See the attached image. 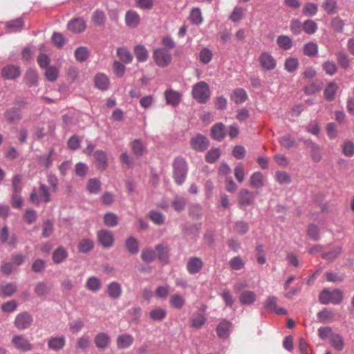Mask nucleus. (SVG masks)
Wrapping results in <instances>:
<instances>
[{
	"label": "nucleus",
	"mask_w": 354,
	"mask_h": 354,
	"mask_svg": "<svg viewBox=\"0 0 354 354\" xmlns=\"http://www.w3.org/2000/svg\"><path fill=\"white\" fill-rule=\"evenodd\" d=\"M173 176L175 183L181 185L186 180L188 171V166L184 158L178 156L174 160Z\"/></svg>",
	"instance_id": "1"
},
{
	"label": "nucleus",
	"mask_w": 354,
	"mask_h": 354,
	"mask_svg": "<svg viewBox=\"0 0 354 354\" xmlns=\"http://www.w3.org/2000/svg\"><path fill=\"white\" fill-rule=\"evenodd\" d=\"M192 97L198 103L205 104L210 98L211 92L207 83L201 81L192 86Z\"/></svg>",
	"instance_id": "2"
},
{
	"label": "nucleus",
	"mask_w": 354,
	"mask_h": 354,
	"mask_svg": "<svg viewBox=\"0 0 354 354\" xmlns=\"http://www.w3.org/2000/svg\"><path fill=\"white\" fill-rule=\"evenodd\" d=\"M319 299L320 303L324 305L339 304L343 299L342 292L338 289L333 290L324 289L319 294Z\"/></svg>",
	"instance_id": "3"
},
{
	"label": "nucleus",
	"mask_w": 354,
	"mask_h": 354,
	"mask_svg": "<svg viewBox=\"0 0 354 354\" xmlns=\"http://www.w3.org/2000/svg\"><path fill=\"white\" fill-rule=\"evenodd\" d=\"M153 59L157 66L165 68L171 64V54L165 48H156L153 51Z\"/></svg>",
	"instance_id": "4"
},
{
	"label": "nucleus",
	"mask_w": 354,
	"mask_h": 354,
	"mask_svg": "<svg viewBox=\"0 0 354 354\" xmlns=\"http://www.w3.org/2000/svg\"><path fill=\"white\" fill-rule=\"evenodd\" d=\"M40 196H38L36 190L34 189L30 194V200L32 203L39 205L41 201L48 203L50 201V195L48 187L44 183H40Z\"/></svg>",
	"instance_id": "5"
},
{
	"label": "nucleus",
	"mask_w": 354,
	"mask_h": 354,
	"mask_svg": "<svg viewBox=\"0 0 354 354\" xmlns=\"http://www.w3.org/2000/svg\"><path fill=\"white\" fill-rule=\"evenodd\" d=\"M260 66L266 71H272L277 67V60L269 52H262L259 57Z\"/></svg>",
	"instance_id": "6"
},
{
	"label": "nucleus",
	"mask_w": 354,
	"mask_h": 354,
	"mask_svg": "<svg viewBox=\"0 0 354 354\" xmlns=\"http://www.w3.org/2000/svg\"><path fill=\"white\" fill-rule=\"evenodd\" d=\"M97 241L104 248H110L113 245L114 236L111 231L101 230L97 234Z\"/></svg>",
	"instance_id": "7"
},
{
	"label": "nucleus",
	"mask_w": 354,
	"mask_h": 354,
	"mask_svg": "<svg viewBox=\"0 0 354 354\" xmlns=\"http://www.w3.org/2000/svg\"><path fill=\"white\" fill-rule=\"evenodd\" d=\"M32 321V317L29 313L23 312L16 316L15 326L19 330H24L30 327Z\"/></svg>",
	"instance_id": "8"
},
{
	"label": "nucleus",
	"mask_w": 354,
	"mask_h": 354,
	"mask_svg": "<svg viewBox=\"0 0 354 354\" xmlns=\"http://www.w3.org/2000/svg\"><path fill=\"white\" fill-rule=\"evenodd\" d=\"M233 328V324L230 321L222 319L216 327V334L221 339H225L229 337Z\"/></svg>",
	"instance_id": "9"
},
{
	"label": "nucleus",
	"mask_w": 354,
	"mask_h": 354,
	"mask_svg": "<svg viewBox=\"0 0 354 354\" xmlns=\"http://www.w3.org/2000/svg\"><path fill=\"white\" fill-rule=\"evenodd\" d=\"M209 144V140L205 136L201 134H198L190 140V145L192 148L197 151H205L207 149Z\"/></svg>",
	"instance_id": "10"
},
{
	"label": "nucleus",
	"mask_w": 354,
	"mask_h": 354,
	"mask_svg": "<svg viewBox=\"0 0 354 354\" xmlns=\"http://www.w3.org/2000/svg\"><path fill=\"white\" fill-rule=\"evenodd\" d=\"M203 266V261L201 258L192 257L187 260L186 268L190 274H196L201 270Z\"/></svg>",
	"instance_id": "11"
},
{
	"label": "nucleus",
	"mask_w": 354,
	"mask_h": 354,
	"mask_svg": "<svg viewBox=\"0 0 354 354\" xmlns=\"http://www.w3.org/2000/svg\"><path fill=\"white\" fill-rule=\"evenodd\" d=\"M12 343L17 349L24 352L30 351L32 349V344L23 335H15L12 337Z\"/></svg>",
	"instance_id": "12"
},
{
	"label": "nucleus",
	"mask_w": 354,
	"mask_h": 354,
	"mask_svg": "<svg viewBox=\"0 0 354 354\" xmlns=\"http://www.w3.org/2000/svg\"><path fill=\"white\" fill-rule=\"evenodd\" d=\"M95 163L97 169L104 171L108 166V159L105 151L97 150L93 153Z\"/></svg>",
	"instance_id": "13"
},
{
	"label": "nucleus",
	"mask_w": 354,
	"mask_h": 354,
	"mask_svg": "<svg viewBox=\"0 0 354 354\" xmlns=\"http://www.w3.org/2000/svg\"><path fill=\"white\" fill-rule=\"evenodd\" d=\"M256 198V195L246 189H241L239 194V203L241 205L247 207L251 205Z\"/></svg>",
	"instance_id": "14"
},
{
	"label": "nucleus",
	"mask_w": 354,
	"mask_h": 354,
	"mask_svg": "<svg viewBox=\"0 0 354 354\" xmlns=\"http://www.w3.org/2000/svg\"><path fill=\"white\" fill-rule=\"evenodd\" d=\"M94 343L99 350L104 351L111 344V337L106 333H100L95 336Z\"/></svg>",
	"instance_id": "15"
},
{
	"label": "nucleus",
	"mask_w": 354,
	"mask_h": 354,
	"mask_svg": "<svg viewBox=\"0 0 354 354\" xmlns=\"http://www.w3.org/2000/svg\"><path fill=\"white\" fill-rule=\"evenodd\" d=\"M86 27V21L81 17L71 20L67 25L68 30L75 33H80L84 31Z\"/></svg>",
	"instance_id": "16"
},
{
	"label": "nucleus",
	"mask_w": 354,
	"mask_h": 354,
	"mask_svg": "<svg viewBox=\"0 0 354 354\" xmlns=\"http://www.w3.org/2000/svg\"><path fill=\"white\" fill-rule=\"evenodd\" d=\"M20 74V68L16 65H8L1 70V75L8 80H15Z\"/></svg>",
	"instance_id": "17"
},
{
	"label": "nucleus",
	"mask_w": 354,
	"mask_h": 354,
	"mask_svg": "<svg viewBox=\"0 0 354 354\" xmlns=\"http://www.w3.org/2000/svg\"><path fill=\"white\" fill-rule=\"evenodd\" d=\"M24 26V21L21 17H19L6 24V29L8 33H15L21 31Z\"/></svg>",
	"instance_id": "18"
},
{
	"label": "nucleus",
	"mask_w": 354,
	"mask_h": 354,
	"mask_svg": "<svg viewBox=\"0 0 354 354\" xmlns=\"http://www.w3.org/2000/svg\"><path fill=\"white\" fill-rule=\"evenodd\" d=\"M301 141L304 142L306 145H308L310 149V154L312 159L315 162H319L322 160V153L320 147L318 145H317L315 142H314L311 140H305V139H300Z\"/></svg>",
	"instance_id": "19"
},
{
	"label": "nucleus",
	"mask_w": 354,
	"mask_h": 354,
	"mask_svg": "<svg viewBox=\"0 0 354 354\" xmlns=\"http://www.w3.org/2000/svg\"><path fill=\"white\" fill-rule=\"evenodd\" d=\"M95 86L101 91H106L109 88L110 82L109 77L104 73H99L94 77Z\"/></svg>",
	"instance_id": "20"
},
{
	"label": "nucleus",
	"mask_w": 354,
	"mask_h": 354,
	"mask_svg": "<svg viewBox=\"0 0 354 354\" xmlns=\"http://www.w3.org/2000/svg\"><path fill=\"white\" fill-rule=\"evenodd\" d=\"M211 134H212L213 139H214L217 141L223 140L226 134L225 126L221 122L215 124L212 127Z\"/></svg>",
	"instance_id": "21"
},
{
	"label": "nucleus",
	"mask_w": 354,
	"mask_h": 354,
	"mask_svg": "<svg viewBox=\"0 0 354 354\" xmlns=\"http://www.w3.org/2000/svg\"><path fill=\"white\" fill-rule=\"evenodd\" d=\"M166 102L172 106H177L180 101V94L172 89L166 90L165 92Z\"/></svg>",
	"instance_id": "22"
},
{
	"label": "nucleus",
	"mask_w": 354,
	"mask_h": 354,
	"mask_svg": "<svg viewBox=\"0 0 354 354\" xmlns=\"http://www.w3.org/2000/svg\"><path fill=\"white\" fill-rule=\"evenodd\" d=\"M24 81L30 87L37 86L39 81V74L37 71L32 68L28 69L24 75Z\"/></svg>",
	"instance_id": "23"
},
{
	"label": "nucleus",
	"mask_w": 354,
	"mask_h": 354,
	"mask_svg": "<svg viewBox=\"0 0 354 354\" xmlns=\"http://www.w3.org/2000/svg\"><path fill=\"white\" fill-rule=\"evenodd\" d=\"M140 21V15L134 10H128L125 14V22L130 28L137 27Z\"/></svg>",
	"instance_id": "24"
},
{
	"label": "nucleus",
	"mask_w": 354,
	"mask_h": 354,
	"mask_svg": "<svg viewBox=\"0 0 354 354\" xmlns=\"http://www.w3.org/2000/svg\"><path fill=\"white\" fill-rule=\"evenodd\" d=\"M122 290L121 285L115 281L111 282L107 286V293L109 297L117 299L122 295Z\"/></svg>",
	"instance_id": "25"
},
{
	"label": "nucleus",
	"mask_w": 354,
	"mask_h": 354,
	"mask_svg": "<svg viewBox=\"0 0 354 354\" xmlns=\"http://www.w3.org/2000/svg\"><path fill=\"white\" fill-rule=\"evenodd\" d=\"M66 344V339L64 336L51 337L48 339V346L50 350L59 351L62 350Z\"/></svg>",
	"instance_id": "26"
},
{
	"label": "nucleus",
	"mask_w": 354,
	"mask_h": 354,
	"mask_svg": "<svg viewBox=\"0 0 354 354\" xmlns=\"http://www.w3.org/2000/svg\"><path fill=\"white\" fill-rule=\"evenodd\" d=\"M133 342V337L129 334L119 335L116 339L117 346L119 349H124L130 347Z\"/></svg>",
	"instance_id": "27"
},
{
	"label": "nucleus",
	"mask_w": 354,
	"mask_h": 354,
	"mask_svg": "<svg viewBox=\"0 0 354 354\" xmlns=\"http://www.w3.org/2000/svg\"><path fill=\"white\" fill-rule=\"evenodd\" d=\"M257 300V295L254 292L245 290L239 295L240 303L243 305H252Z\"/></svg>",
	"instance_id": "28"
},
{
	"label": "nucleus",
	"mask_w": 354,
	"mask_h": 354,
	"mask_svg": "<svg viewBox=\"0 0 354 354\" xmlns=\"http://www.w3.org/2000/svg\"><path fill=\"white\" fill-rule=\"evenodd\" d=\"M230 98L234 103L239 104L243 103L247 100L248 94L243 88H239L234 90Z\"/></svg>",
	"instance_id": "29"
},
{
	"label": "nucleus",
	"mask_w": 354,
	"mask_h": 354,
	"mask_svg": "<svg viewBox=\"0 0 354 354\" xmlns=\"http://www.w3.org/2000/svg\"><path fill=\"white\" fill-rule=\"evenodd\" d=\"M250 185L251 187L256 189L263 187L265 183L262 173L260 171L253 173L250 178Z\"/></svg>",
	"instance_id": "30"
},
{
	"label": "nucleus",
	"mask_w": 354,
	"mask_h": 354,
	"mask_svg": "<svg viewBox=\"0 0 354 354\" xmlns=\"http://www.w3.org/2000/svg\"><path fill=\"white\" fill-rule=\"evenodd\" d=\"M279 142L282 147L286 149L297 147L298 146V142L295 138L290 134H285L281 136L279 138Z\"/></svg>",
	"instance_id": "31"
},
{
	"label": "nucleus",
	"mask_w": 354,
	"mask_h": 354,
	"mask_svg": "<svg viewBox=\"0 0 354 354\" xmlns=\"http://www.w3.org/2000/svg\"><path fill=\"white\" fill-rule=\"evenodd\" d=\"M156 257L164 263L168 261L169 248L167 245L160 244L156 246Z\"/></svg>",
	"instance_id": "32"
},
{
	"label": "nucleus",
	"mask_w": 354,
	"mask_h": 354,
	"mask_svg": "<svg viewBox=\"0 0 354 354\" xmlns=\"http://www.w3.org/2000/svg\"><path fill=\"white\" fill-rule=\"evenodd\" d=\"M125 247L131 254H136L139 252V242L133 236H129L125 241Z\"/></svg>",
	"instance_id": "33"
},
{
	"label": "nucleus",
	"mask_w": 354,
	"mask_h": 354,
	"mask_svg": "<svg viewBox=\"0 0 354 354\" xmlns=\"http://www.w3.org/2000/svg\"><path fill=\"white\" fill-rule=\"evenodd\" d=\"M86 288L91 292H98L102 288L100 279L93 276L88 277L86 283Z\"/></svg>",
	"instance_id": "34"
},
{
	"label": "nucleus",
	"mask_w": 354,
	"mask_h": 354,
	"mask_svg": "<svg viewBox=\"0 0 354 354\" xmlns=\"http://www.w3.org/2000/svg\"><path fill=\"white\" fill-rule=\"evenodd\" d=\"M5 118L12 122H16L21 119V111L20 109L12 108L5 113Z\"/></svg>",
	"instance_id": "35"
},
{
	"label": "nucleus",
	"mask_w": 354,
	"mask_h": 354,
	"mask_svg": "<svg viewBox=\"0 0 354 354\" xmlns=\"http://www.w3.org/2000/svg\"><path fill=\"white\" fill-rule=\"evenodd\" d=\"M299 66V59L294 57H288L284 62V68L290 73L296 71Z\"/></svg>",
	"instance_id": "36"
},
{
	"label": "nucleus",
	"mask_w": 354,
	"mask_h": 354,
	"mask_svg": "<svg viewBox=\"0 0 354 354\" xmlns=\"http://www.w3.org/2000/svg\"><path fill=\"white\" fill-rule=\"evenodd\" d=\"M135 55L139 62H145L148 59L149 53L143 45H137L134 48Z\"/></svg>",
	"instance_id": "37"
},
{
	"label": "nucleus",
	"mask_w": 354,
	"mask_h": 354,
	"mask_svg": "<svg viewBox=\"0 0 354 354\" xmlns=\"http://www.w3.org/2000/svg\"><path fill=\"white\" fill-rule=\"evenodd\" d=\"M141 259L145 263H151L156 259V252L155 250L147 248L141 252Z\"/></svg>",
	"instance_id": "38"
},
{
	"label": "nucleus",
	"mask_w": 354,
	"mask_h": 354,
	"mask_svg": "<svg viewBox=\"0 0 354 354\" xmlns=\"http://www.w3.org/2000/svg\"><path fill=\"white\" fill-rule=\"evenodd\" d=\"M330 342L332 346L338 351H342L344 348V341L343 337L339 334L334 333L332 335Z\"/></svg>",
	"instance_id": "39"
},
{
	"label": "nucleus",
	"mask_w": 354,
	"mask_h": 354,
	"mask_svg": "<svg viewBox=\"0 0 354 354\" xmlns=\"http://www.w3.org/2000/svg\"><path fill=\"white\" fill-rule=\"evenodd\" d=\"M170 305L176 309H180L185 304V299L180 294H174L170 297Z\"/></svg>",
	"instance_id": "40"
},
{
	"label": "nucleus",
	"mask_w": 354,
	"mask_h": 354,
	"mask_svg": "<svg viewBox=\"0 0 354 354\" xmlns=\"http://www.w3.org/2000/svg\"><path fill=\"white\" fill-rule=\"evenodd\" d=\"M90 52L85 46H80L75 50V57L79 62H85L89 57Z\"/></svg>",
	"instance_id": "41"
},
{
	"label": "nucleus",
	"mask_w": 354,
	"mask_h": 354,
	"mask_svg": "<svg viewBox=\"0 0 354 354\" xmlns=\"http://www.w3.org/2000/svg\"><path fill=\"white\" fill-rule=\"evenodd\" d=\"M278 46L283 50H289L292 47V39L287 35H279L277 39Z\"/></svg>",
	"instance_id": "42"
},
{
	"label": "nucleus",
	"mask_w": 354,
	"mask_h": 354,
	"mask_svg": "<svg viewBox=\"0 0 354 354\" xmlns=\"http://www.w3.org/2000/svg\"><path fill=\"white\" fill-rule=\"evenodd\" d=\"M68 253L66 250L64 248L59 247L53 253V262L55 263H60L66 259Z\"/></svg>",
	"instance_id": "43"
},
{
	"label": "nucleus",
	"mask_w": 354,
	"mask_h": 354,
	"mask_svg": "<svg viewBox=\"0 0 354 354\" xmlns=\"http://www.w3.org/2000/svg\"><path fill=\"white\" fill-rule=\"evenodd\" d=\"M117 55L119 58L125 63H131L133 60V55L131 52L124 47L118 48L117 50Z\"/></svg>",
	"instance_id": "44"
},
{
	"label": "nucleus",
	"mask_w": 354,
	"mask_h": 354,
	"mask_svg": "<svg viewBox=\"0 0 354 354\" xmlns=\"http://www.w3.org/2000/svg\"><path fill=\"white\" fill-rule=\"evenodd\" d=\"M94 242L91 239H84L78 244V250L82 253H87L93 250Z\"/></svg>",
	"instance_id": "45"
},
{
	"label": "nucleus",
	"mask_w": 354,
	"mask_h": 354,
	"mask_svg": "<svg viewBox=\"0 0 354 354\" xmlns=\"http://www.w3.org/2000/svg\"><path fill=\"white\" fill-rule=\"evenodd\" d=\"M149 218L157 225H161L165 223V216L160 212L151 210L148 213Z\"/></svg>",
	"instance_id": "46"
},
{
	"label": "nucleus",
	"mask_w": 354,
	"mask_h": 354,
	"mask_svg": "<svg viewBox=\"0 0 354 354\" xmlns=\"http://www.w3.org/2000/svg\"><path fill=\"white\" fill-rule=\"evenodd\" d=\"M189 18L191 22L195 25H200L203 21L201 11L198 8L192 9Z\"/></svg>",
	"instance_id": "47"
},
{
	"label": "nucleus",
	"mask_w": 354,
	"mask_h": 354,
	"mask_svg": "<svg viewBox=\"0 0 354 354\" xmlns=\"http://www.w3.org/2000/svg\"><path fill=\"white\" fill-rule=\"evenodd\" d=\"M104 224L110 227H114L118 224V217L113 212H107L104 216Z\"/></svg>",
	"instance_id": "48"
},
{
	"label": "nucleus",
	"mask_w": 354,
	"mask_h": 354,
	"mask_svg": "<svg viewBox=\"0 0 354 354\" xmlns=\"http://www.w3.org/2000/svg\"><path fill=\"white\" fill-rule=\"evenodd\" d=\"M167 312L165 309L156 308L151 310L149 317L153 321L160 322L165 318Z\"/></svg>",
	"instance_id": "49"
},
{
	"label": "nucleus",
	"mask_w": 354,
	"mask_h": 354,
	"mask_svg": "<svg viewBox=\"0 0 354 354\" xmlns=\"http://www.w3.org/2000/svg\"><path fill=\"white\" fill-rule=\"evenodd\" d=\"M317 29V23L312 19H307L303 24V30L308 35H313Z\"/></svg>",
	"instance_id": "50"
},
{
	"label": "nucleus",
	"mask_w": 354,
	"mask_h": 354,
	"mask_svg": "<svg viewBox=\"0 0 354 354\" xmlns=\"http://www.w3.org/2000/svg\"><path fill=\"white\" fill-rule=\"evenodd\" d=\"M101 189L100 181L95 178L89 179L87 185V189L91 194H96L100 192Z\"/></svg>",
	"instance_id": "51"
},
{
	"label": "nucleus",
	"mask_w": 354,
	"mask_h": 354,
	"mask_svg": "<svg viewBox=\"0 0 354 354\" xmlns=\"http://www.w3.org/2000/svg\"><path fill=\"white\" fill-rule=\"evenodd\" d=\"M337 88L338 86L335 82H330L326 86L324 95L327 100L332 101L334 99Z\"/></svg>",
	"instance_id": "52"
},
{
	"label": "nucleus",
	"mask_w": 354,
	"mask_h": 354,
	"mask_svg": "<svg viewBox=\"0 0 354 354\" xmlns=\"http://www.w3.org/2000/svg\"><path fill=\"white\" fill-rule=\"evenodd\" d=\"M17 241V237L15 234H12L8 239V232L6 226L1 228V243L8 242L9 245L13 247L16 245Z\"/></svg>",
	"instance_id": "53"
},
{
	"label": "nucleus",
	"mask_w": 354,
	"mask_h": 354,
	"mask_svg": "<svg viewBox=\"0 0 354 354\" xmlns=\"http://www.w3.org/2000/svg\"><path fill=\"white\" fill-rule=\"evenodd\" d=\"M318 53V46L316 43L314 42H308L304 46V55L309 57H314Z\"/></svg>",
	"instance_id": "54"
},
{
	"label": "nucleus",
	"mask_w": 354,
	"mask_h": 354,
	"mask_svg": "<svg viewBox=\"0 0 354 354\" xmlns=\"http://www.w3.org/2000/svg\"><path fill=\"white\" fill-rule=\"evenodd\" d=\"M106 20L104 12L100 10H96L92 15V21L96 26H103Z\"/></svg>",
	"instance_id": "55"
},
{
	"label": "nucleus",
	"mask_w": 354,
	"mask_h": 354,
	"mask_svg": "<svg viewBox=\"0 0 354 354\" xmlns=\"http://www.w3.org/2000/svg\"><path fill=\"white\" fill-rule=\"evenodd\" d=\"M44 75L48 81L53 82L58 77V69L55 66H50L46 68Z\"/></svg>",
	"instance_id": "56"
},
{
	"label": "nucleus",
	"mask_w": 354,
	"mask_h": 354,
	"mask_svg": "<svg viewBox=\"0 0 354 354\" xmlns=\"http://www.w3.org/2000/svg\"><path fill=\"white\" fill-rule=\"evenodd\" d=\"M318 10L317 4L314 3H306L304 4L303 8V14L305 16L313 17L315 16Z\"/></svg>",
	"instance_id": "57"
},
{
	"label": "nucleus",
	"mask_w": 354,
	"mask_h": 354,
	"mask_svg": "<svg viewBox=\"0 0 354 354\" xmlns=\"http://www.w3.org/2000/svg\"><path fill=\"white\" fill-rule=\"evenodd\" d=\"M337 60L343 68H348L350 67L351 60L346 53L342 51L338 52L337 53Z\"/></svg>",
	"instance_id": "58"
},
{
	"label": "nucleus",
	"mask_w": 354,
	"mask_h": 354,
	"mask_svg": "<svg viewBox=\"0 0 354 354\" xmlns=\"http://www.w3.org/2000/svg\"><path fill=\"white\" fill-rule=\"evenodd\" d=\"M221 152L218 148H213L207 151L205 156V160L209 163L215 162L220 157Z\"/></svg>",
	"instance_id": "59"
},
{
	"label": "nucleus",
	"mask_w": 354,
	"mask_h": 354,
	"mask_svg": "<svg viewBox=\"0 0 354 354\" xmlns=\"http://www.w3.org/2000/svg\"><path fill=\"white\" fill-rule=\"evenodd\" d=\"M206 318L203 313H198L191 319V326L196 328H201L205 323Z\"/></svg>",
	"instance_id": "60"
},
{
	"label": "nucleus",
	"mask_w": 354,
	"mask_h": 354,
	"mask_svg": "<svg viewBox=\"0 0 354 354\" xmlns=\"http://www.w3.org/2000/svg\"><path fill=\"white\" fill-rule=\"evenodd\" d=\"M322 7L328 15H333L336 12L337 1L336 0H325Z\"/></svg>",
	"instance_id": "61"
},
{
	"label": "nucleus",
	"mask_w": 354,
	"mask_h": 354,
	"mask_svg": "<svg viewBox=\"0 0 354 354\" xmlns=\"http://www.w3.org/2000/svg\"><path fill=\"white\" fill-rule=\"evenodd\" d=\"M200 61L203 64H208L212 59V53L207 48H203L199 53Z\"/></svg>",
	"instance_id": "62"
},
{
	"label": "nucleus",
	"mask_w": 354,
	"mask_h": 354,
	"mask_svg": "<svg viewBox=\"0 0 354 354\" xmlns=\"http://www.w3.org/2000/svg\"><path fill=\"white\" fill-rule=\"evenodd\" d=\"M234 230L238 234L244 235L249 230L248 224L243 221H238L234 223Z\"/></svg>",
	"instance_id": "63"
},
{
	"label": "nucleus",
	"mask_w": 354,
	"mask_h": 354,
	"mask_svg": "<svg viewBox=\"0 0 354 354\" xmlns=\"http://www.w3.org/2000/svg\"><path fill=\"white\" fill-rule=\"evenodd\" d=\"M275 176L277 181L281 185H288L291 182L290 176L285 171H277Z\"/></svg>",
	"instance_id": "64"
}]
</instances>
